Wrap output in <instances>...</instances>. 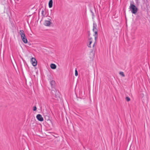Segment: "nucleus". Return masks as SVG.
Returning a JSON list of instances; mask_svg holds the SVG:
<instances>
[{"label":"nucleus","instance_id":"obj_1","mask_svg":"<svg viewBox=\"0 0 150 150\" xmlns=\"http://www.w3.org/2000/svg\"><path fill=\"white\" fill-rule=\"evenodd\" d=\"M19 33L21 35V39L23 42L25 43H27L28 42V40L25 37L23 30H20Z\"/></svg>","mask_w":150,"mask_h":150},{"label":"nucleus","instance_id":"obj_2","mask_svg":"<svg viewBox=\"0 0 150 150\" xmlns=\"http://www.w3.org/2000/svg\"><path fill=\"white\" fill-rule=\"evenodd\" d=\"M129 8L132 13L135 14L137 12V9L134 5L131 4L129 6Z\"/></svg>","mask_w":150,"mask_h":150},{"label":"nucleus","instance_id":"obj_3","mask_svg":"<svg viewBox=\"0 0 150 150\" xmlns=\"http://www.w3.org/2000/svg\"><path fill=\"white\" fill-rule=\"evenodd\" d=\"M31 63L33 66H35L37 65V61L35 58L32 57L31 58Z\"/></svg>","mask_w":150,"mask_h":150},{"label":"nucleus","instance_id":"obj_4","mask_svg":"<svg viewBox=\"0 0 150 150\" xmlns=\"http://www.w3.org/2000/svg\"><path fill=\"white\" fill-rule=\"evenodd\" d=\"M97 27V25L96 23H93V31L96 34L97 32V29L96 28Z\"/></svg>","mask_w":150,"mask_h":150},{"label":"nucleus","instance_id":"obj_5","mask_svg":"<svg viewBox=\"0 0 150 150\" xmlns=\"http://www.w3.org/2000/svg\"><path fill=\"white\" fill-rule=\"evenodd\" d=\"M36 118L37 119L40 121H42L43 120V118L42 115L40 114H38L37 115Z\"/></svg>","mask_w":150,"mask_h":150},{"label":"nucleus","instance_id":"obj_6","mask_svg":"<svg viewBox=\"0 0 150 150\" xmlns=\"http://www.w3.org/2000/svg\"><path fill=\"white\" fill-rule=\"evenodd\" d=\"M50 84L52 88H54L55 85V82L54 81L52 80L51 81Z\"/></svg>","mask_w":150,"mask_h":150},{"label":"nucleus","instance_id":"obj_7","mask_svg":"<svg viewBox=\"0 0 150 150\" xmlns=\"http://www.w3.org/2000/svg\"><path fill=\"white\" fill-rule=\"evenodd\" d=\"M92 38H88V41L89 43L88 44V46L89 47H91V45L92 42Z\"/></svg>","mask_w":150,"mask_h":150},{"label":"nucleus","instance_id":"obj_8","mask_svg":"<svg viewBox=\"0 0 150 150\" xmlns=\"http://www.w3.org/2000/svg\"><path fill=\"white\" fill-rule=\"evenodd\" d=\"M51 22L49 21H45V25L47 26H49L50 25Z\"/></svg>","mask_w":150,"mask_h":150},{"label":"nucleus","instance_id":"obj_9","mask_svg":"<svg viewBox=\"0 0 150 150\" xmlns=\"http://www.w3.org/2000/svg\"><path fill=\"white\" fill-rule=\"evenodd\" d=\"M53 1L52 0H50L49 3V7L50 8H51L52 6Z\"/></svg>","mask_w":150,"mask_h":150},{"label":"nucleus","instance_id":"obj_10","mask_svg":"<svg viewBox=\"0 0 150 150\" xmlns=\"http://www.w3.org/2000/svg\"><path fill=\"white\" fill-rule=\"evenodd\" d=\"M50 67L52 69H55L56 68V66L54 64H52L50 65Z\"/></svg>","mask_w":150,"mask_h":150},{"label":"nucleus","instance_id":"obj_11","mask_svg":"<svg viewBox=\"0 0 150 150\" xmlns=\"http://www.w3.org/2000/svg\"><path fill=\"white\" fill-rule=\"evenodd\" d=\"M43 114L45 119L47 120H49L50 119L49 116L45 114V113H44Z\"/></svg>","mask_w":150,"mask_h":150},{"label":"nucleus","instance_id":"obj_12","mask_svg":"<svg viewBox=\"0 0 150 150\" xmlns=\"http://www.w3.org/2000/svg\"><path fill=\"white\" fill-rule=\"evenodd\" d=\"M43 16H45L46 14L45 11L44 10H42L41 12Z\"/></svg>","mask_w":150,"mask_h":150},{"label":"nucleus","instance_id":"obj_13","mask_svg":"<svg viewBox=\"0 0 150 150\" xmlns=\"http://www.w3.org/2000/svg\"><path fill=\"white\" fill-rule=\"evenodd\" d=\"M94 36L95 37V41H96L98 38V33L95 34H95L94 35Z\"/></svg>","mask_w":150,"mask_h":150},{"label":"nucleus","instance_id":"obj_14","mask_svg":"<svg viewBox=\"0 0 150 150\" xmlns=\"http://www.w3.org/2000/svg\"><path fill=\"white\" fill-rule=\"evenodd\" d=\"M119 74L123 77H124L125 76V75L124 74V73L123 72H120L119 73Z\"/></svg>","mask_w":150,"mask_h":150},{"label":"nucleus","instance_id":"obj_15","mask_svg":"<svg viewBox=\"0 0 150 150\" xmlns=\"http://www.w3.org/2000/svg\"><path fill=\"white\" fill-rule=\"evenodd\" d=\"M125 99L128 102L130 100V98L128 97H126Z\"/></svg>","mask_w":150,"mask_h":150},{"label":"nucleus","instance_id":"obj_16","mask_svg":"<svg viewBox=\"0 0 150 150\" xmlns=\"http://www.w3.org/2000/svg\"><path fill=\"white\" fill-rule=\"evenodd\" d=\"M78 75V71L76 69L75 70V76H77Z\"/></svg>","mask_w":150,"mask_h":150},{"label":"nucleus","instance_id":"obj_17","mask_svg":"<svg viewBox=\"0 0 150 150\" xmlns=\"http://www.w3.org/2000/svg\"><path fill=\"white\" fill-rule=\"evenodd\" d=\"M37 109V108L35 106L33 108V110L34 111H35Z\"/></svg>","mask_w":150,"mask_h":150},{"label":"nucleus","instance_id":"obj_18","mask_svg":"<svg viewBox=\"0 0 150 150\" xmlns=\"http://www.w3.org/2000/svg\"><path fill=\"white\" fill-rule=\"evenodd\" d=\"M90 33L89 32H88V38H90Z\"/></svg>","mask_w":150,"mask_h":150},{"label":"nucleus","instance_id":"obj_19","mask_svg":"<svg viewBox=\"0 0 150 150\" xmlns=\"http://www.w3.org/2000/svg\"><path fill=\"white\" fill-rule=\"evenodd\" d=\"M95 42L94 43V44H93V47L95 45Z\"/></svg>","mask_w":150,"mask_h":150}]
</instances>
